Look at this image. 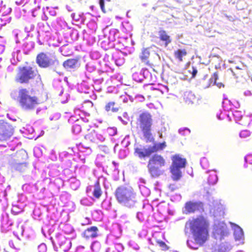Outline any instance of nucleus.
<instances>
[{
	"mask_svg": "<svg viewBox=\"0 0 252 252\" xmlns=\"http://www.w3.org/2000/svg\"><path fill=\"white\" fill-rule=\"evenodd\" d=\"M117 201L123 206L134 209L141 205V200L136 192L130 187L121 186L115 192Z\"/></svg>",
	"mask_w": 252,
	"mask_h": 252,
	"instance_id": "nucleus-1",
	"label": "nucleus"
},
{
	"mask_svg": "<svg viewBox=\"0 0 252 252\" xmlns=\"http://www.w3.org/2000/svg\"><path fill=\"white\" fill-rule=\"evenodd\" d=\"M209 222L208 220L203 216L192 218L188 220L185 226V232H190L193 237L201 240H207L208 236Z\"/></svg>",
	"mask_w": 252,
	"mask_h": 252,
	"instance_id": "nucleus-2",
	"label": "nucleus"
},
{
	"mask_svg": "<svg viewBox=\"0 0 252 252\" xmlns=\"http://www.w3.org/2000/svg\"><path fill=\"white\" fill-rule=\"evenodd\" d=\"M10 96L19 102L22 110L26 111L33 110L40 103L39 99L34 95H31L26 89L13 90L10 93Z\"/></svg>",
	"mask_w": 252,
	"mask_h": 252,
	"instance_id": "nucleus-3",
	"label": "nucleus"
},
{
	"mask_svg": "<svg viewBox=\"0 0 252 252\" xmlns=\"http://www.w3.org/2000/svg\"><path fill=\"white\" fill-rule=\"evenodd\" d=\"M153 120L151 115L148 112L141 113L137 119V126L141 130L143 136L146 142L154 140L151 132Z\"/></svg>",
	"mask_w": 252,
	"mask_h": 252,
	"instance_id": "nucleus-4",
	"label": "nucleus"
},
{
	"mask_svg": "<svg viewBox=\"0 0 252 252\" xmlns=\"http://www.w3.org/2000/svg\"><path fill=\"white\" fill-rule=\"evenodd\" d=\"M36 62L41 68H49L58 73L60 63L56 56L40 53L36 57Z\"/></svg>",
	"mask_w": 252,
	"mask_h": 252,
	"instance_id": "nucleus-5",
	"label": "nucleus"
},
{
	"mask_svg": "<svg viewBox=\"0 0 252 252\" xmlns=\"http://www.w3.org/2000/svg\"><path fill=\"white\" fill-rule=\"evenodd\" d=\"M165 160L160 155L155 154L149 160L147 165L148 171L153 178H157L163 174L161 168L165 166Z\"/></svg>",
	"mask_w": 252,
	"mask_h": 252,
	"instance_id": "nucleus-6",
	"label": "nucleus"
},
{
	"mask_svg": "<svg viewBox=\"0 0 252 252\" xmlns=\"http://www.w3.org/2000/svg\"><path fill=\"white\" fill-rule=\"evenodd\" d=\"M166 147L165 142L155 143L152 146H139L134 148V154L140 158L150 157L152 154L162 150Z\"/></svg>",
	"mask_w": 252,
	"mask_h": 252,
	"instance_id": "nucleus-7",
	"label": "nucleus"
},
{
	"mask_svg": "<svg viewBox=\"0 0 252 252\" xmlns=\"http://www.w3.org/2000/svg\"><path fill=\"white\" fill-rule=\"evenodd\" d=\"M37 73L36 69L31 66L20 67L15 77V81L21 84L28 83L35 77Z\"/></svg>",
	"mask_w": 252,
	"mask_h": 252,
	"instance_id": "nucleus-8",
	"label": "nucleus"
},
{
	"mask_svg": "<svg viewBox=\"0 0 252 252\" xmlns=\"http://www.w3.org/2000/svg\"><path fill=\"white\" fill-rule=\"evenodd\" d=\"M172 163L170 167L171 177L174 181H178L182 177L181 169L185 167L186 160L179 155H175L172 158Z\"/></svg>",
	"mask_w": 252,
	"mask_h": 252,
	"instance_id": "nucleus-9",
	"label": "nucleus"
},
{
	"mask_svg": "<svg viewBox=\"0 0 252 252\" xmlns=\"http://www.w3.org/2000/svg\"><path fill=\"white\" fill-rule=\"evenodd\" d=\"M55 251H62L64 252H69L70 250L72 243L69 238H66L64 235L60 234L56 237V242H53Z\"/></svg>",
	"mask_w": 252,
	"mask_h": 252,
	"instance_id": "nucleus-10",
	"label": "nucleus"
},
{
	"mask_svg": "<svg viewBox=\"0 0 252 252\" xmlns=\"http://www.w3.org/2000/svg\"><path fill=\"white\" fill-rule=\"evenodd\" d=\"M227 233L228 230L225 223L216 220L213 228V235L215 239L221 240Z\"/></svg>",
	"mask_w": 252,
	"mask_h": 252,
	"instance_id": "nucleus-11",
	"label": "nucleus"
},
{
	"mask_svg": "<svg viewBox=\"0 0 252 252\" xmlns=\"http://www.w3.org/2000/svg\"><path fill=\"white\" fill-rule=\"evenodd\" d=\"M14 128L9 124L0 121V140H6L13 134Z\"/></svg>",
	"mask_w": 252,
	"mask_h": 252,
	"instance_id": "nucleus-12",
	"label": "nucleus"
},
{
	"mask_svg": "<svg viewBox=\"0 0 252 252\" xmlns=\"http://www.w3.org/2000/svg\"><path fill=\"white\" fill-rule=\"evenodd\" d=\"M202 208L203 204L201 202L189 201L185 204L183 212L184 214H189L200 211Z\"/></svg>",
	"mask_w": 252,
	"mask_h": 252,
	"instance_id": "nucleus-13",
	"label": "nucleus"
},
{
	"mask_svg": "<svg viewBox=\"0 0 252 252\" xmlns=\"http://www.w3.org/2000/svg\"><path fill=\"white\" fill-rule=\"evenodd\" d=\"M86 140L94 143L103 142L105 141V137L101 134L97 133L94 130H91L85 137Z\"/></svg>",
	"mask_w": 252,
	"mask_h": 252,
	"instance_id": "nucleus-14",
	"label": "nucleus"
},
{
	"mask_svg": "<svg viewBox=\"0 0 252 252\" xmlns=\"http://www.w3.org/2000/svg\"><path fill=\"white\" fill-rule=\"evenodd\" d=\"M158 50V48L156 46H152L148 48H143L140 55L141 60L143 63L148 64L149 63L148 59L151 53L154 52L159 57L158 55L156 53Z\"/></svg>",
	"mask_w": 252,
	"mask_h": 252,
	"instance_id": "nucleus-15",
	"label": "nucleus"
},
{
	"mask_svg": "<svg viewBox=\"0 0 252 252\" xmlns=\"http://www.w3.org/2000/svg\"><path fill=\"white\" fill-rule=\"evenodd\" d=\"M151 76V73L146 68H142L139 73H134L132 75L133 79L138 82H142L144 79H148Z\"/></svg>",
	"mask_w": 252,
	"mask_h": 252,
	"instance_id": "nucleus-16",
	"label": "nucleus"
},
{
	"mask_svg": "<svg viewBox=\"0 0 252 252\" xmlns=\"http://www.w3.org/2000/svg\"><path fill=\"white\" fill-rule=\"evenodd\" d=\"M194 240H188L187 242V246L192 250H197L198 248L203 245L207 240L201 239L199 240L196 239V237H193Z\"/></svg>",
	"mask_w": 252,
	"mask_h": 252,
	"instance_id": "nucleus-17",
	"label": "nucleus"
},
{
	"mask_svg": "<svg viewBox=\"0 0 252 252\" xmlns=\"http://www.w3.org/2000/svg\"><path fill=\"white\" fill-rule=\"evenodd\" d=\"M218 79V74L217 72H215L212 75V77L206 83V85H202V87L203 89L208 88L211 84L216 85L217 87L220 88L221 87H224L223 84L221 83H217V80Z\"/></svg>",
	"mask_w": 252,
	"mask_h": 252,
	"instance_id": "nucleus-18",
	"label": "nucleus"
},
{
	"mask_svg": "<svg viewBox=\"0 0 252 252\" xmlns=\"http://www.w3.org/2000/svg\"><path fill=\"white\" fill-rule=\"evenodd\" d=\"M98 229L95 226H91L87 228L84 232L86 238H95L97 236Z\"/></svg>",
	"mask_w": 252,
	"mask_h": 252,
	"instance_id": "nucleus-19",
	"label": "nucleus"
},
{
	"mask_svg": "<svg viewBox=\"0 0 252 252\" xmlns=\"http://www.w3.org/2000/svg\"><path fill=\"white\" fill-rule=\"evenodd\" d=\"M234 236L236 241L244 240V232L242 229L238 225H235L234 228Z\"/></svg>",
	"mask_w": 252,
	"mask_h": 252,
	"instance_id": "nucleus-20",
	"label": "nucleus"
},
{
	"mask_svg": "<svg viewBox=\"0 0 252 252\" xmlns=\"http://www.w3.org/2000/svg\"><path fill=\"white\" fill-rule=\"evenodd\" d=\"M78 65V60L75 59H68L63 63V66L67 69H73Z\"/></svg>",
	"mask_w": 252,
	"mask_h": 252,
	"instance_id": "nucleus-21",
	"label": "nucleus"
},
{
	"mask_svg": "<svg viewBox=\"0 0 252 252\" xmlns=\"http://www.w3.org/2000/svg\"><path fill=\"white\" fill-rule=\"evenodd\" d=\"M216 172V170H208L206 171L207 173H209V176L208 179V183L209 185H214L217 183L218 177Z\"/></svg>",
	"mask_w": 252,
	"mask_h": 252,
	"instance_id": "nucleus-22",
	"label": "nucleus"
},
{
	"mask_svg": "<svg viewBox=\"0 0 252 252\" xmlns=\"http://www.w3.org/2000/svg\"><path fill=\"white\" fill-rule=\"evenodd\" d=\"M21 51L19 49H15L12 53L11 62L13 64H16L21 59L20 55Z\"/></svg>",
	"mask_w": 252,
	"mask_h": 252,
	"instance_id": "nucleus-23",
	"label": "nucleus"
},
{
	"mask_svg": "<svg viewBox=\"0 0 252 252\" xmlns=\"http://www.w3.org/2000/svg\"><path fill=\"white\" fill-rule=\"evenodd\" d=\"M117 33V32L115 30H111L109 32V36L108 37V40L109 41L108 44V48H115L116 43H113L116 42L115 38V35Z\"/></svg>",
	"mask_w": 252,
	"mask_h": 252,
	"instance_id": "nucleus-24",
	"label": "nucleus"
},
{
	"mask_svg": "<svg viewBox=\"0 0 252 252\" xmlns=\"http://www.w3.org/2000/svg\"><path fill=\"white\" fill-rule=\"evenodd\" d=\"M159 35L160 39L165 41V46L166 47L171 42V40L170 36L167 35L165 31H161L159 32Z\"/></svg>",
	"mask_w": 252,
	"mask_h": 252,
	"instance_id": "nucleus-25",
	"label": "nucleus"
},
{
	"mask_svg": "<svg viewBox=\"0 0 252 252\" xmlns=\"http://www.w3.org/2000/svg\"><path fill=\"white\" fill-rule=\"evenodd\" d=\"M93 194L96 198H99L102 194V191L98 182H96L94 187Z\"/></svg>",
	"mask_w": 252,
	"mask_h": 252,
	"instance_id": "nucleus-26",
	"label": "nucleus"
},
{
	"mask_svg": "<svg viewBox=\"0 0 252 252\" xmlns=\"http://www.w3.org/2000/svg\"><path fill=\"white\" fill-rule=\"evenodd\" d=\"M105 109L107 112L111 111L112 112H117L119 108L115 106V103L114 102H110L108 103L105 106Z\"/></svg>",
	"mask_w": 252,
	"mask_h": 252,
	"instance_id": "nucleus-27",
	"label": "nucleus"
},
{
	"mask_svg": "<svg viewBox=\"0 0 252 252\" xmlns=\"http://www.w3.org/2000/svg\"><path fill=\"white\" fill-rule=\"evenodd\" d=\"M184 99L187 103H193L195 99V96L191 92H186L184 94Z\"/></svg>",
	"mask_w": 252,
	"mask_h": 252,
	"instance_id": "nucleus-28",
	"label": "nucleus"
},
{
	"mask_svg": "<svg viewBox=\"0 0 252 252\" xmlns=\"http://www.w3.org/2000/svg\"><path fill=\"white\" fill-rule=\"evenodd\" d=\"M186 55L187 52L185 49H178L174 52L175 58L178 59L180 62L183 61L182 58Z\"/></svg>",
	"mask_w": 252,
	"mask_h": 252,
	"instance_id": "nucleus-29",
	"label": "nucleus"
},
{
	"mask_svg": "<svg viewBox=\"0 0 252 252\" xmlns=\"http://www.w3.org/2000/svg\"><path fill=\"white\" fill-rule=\"evenodd\" d=\"M139 188L143 196L147 197L150 194V190L144 185H139Z\"/></svg>",
	"mask_w": 252,
	"mask_h": 252,
	"instance_id": "nucleus-30",
	"label": "nucleus"
},
{
	"mask_svg": "<svg viewBox=\"0 0 252 252\" xmlns=\"http://www.w3.org/2000/svg\"><path fill=\"white\" fill-rule=\"evenodd\" d=\"M12 9L11 8H8V11L7 12L5 15L3 16V17L1 18V20L2 22H4L3 25H6V23H9L11 20V17L8 16H7L6 14L10 13L11 12Z\"/></svg>",
	"mask_w": 252,
	"mask_h": 252,
	"instance_id": "nucleus-31",
	"label": "nucleus"
},
{
	"mask_svg": "<svg viewBox=\"0 0 252 252\" xmlns=\"http://www.w3.org/2000/svg\"><path fill=\"white\" fill-rule=\"evenodd\" d=\"M27 168V165L25 162L17 163L15 165V168L20 172L24 171Z\"/></svg>",
	"mask_w": 252,
	"mask_h": 252,
	"instance_id": "nucleus-32",
	"label": "nucleus"
},
{
	"mask_svg": "<svg viewBox=\"0 0 252 252\" xmlns=\"http://www.w3.org/2000/svg\"><path fill=\"white\" fill-rule=\"evenodd\" d=\"M222 107L225 111L231 109V102L227 99H225L222 102Z\"/></svg>",
	"mask_w": 252,
	"mask_h": 252,
	"instance_id": "nucleus-33",
	"label": "nucleus"
},
{
	"mask_svg": "<svg viewBox=\"0 0 252 252\" xmlns=\"http://www.w3.org/2000/svg\"><path fill=\"white\" fill-rule=\"evenodd\" d=\"M118 118L125 125H127L128 122L129 121V118L126 112H124L123 113V118L121 116H119Z\"/></svg>",
	"mask_w": 252,
	"mask_h": 252,
	"instance_id": "nucleus-34",
	"label": "nucleus"
},
{
	"mask_svg": "<svg viewBox=\"0 0 252 252\" xmlns=\"http://www.w3.org/2000/svg\"><path fill=\"white\" fill-rule=\"evenodd\" d=\"M101 247V245L99 242L97 241H94L92 243L91 248L92 250L94 252H98L99 251Z\"/></svg>",
	"mask_w": 252,
	"mask_h": 252,
	"instance_id": "nucleus-35",
	"label": "nucleus"
},
{
	"mask_svg": "<svg viewBox=\"0 0 252 252\" xmlns=\"http://www.w3.org/2000/svg\"><path fill=\"white\" fill-rule=\"evenodd\" d=\"M86 70L90 73H92L95 71L96 68L95 65L93 63H88L86 64Z\"/></svg>",
	"mask_w": 252,
	"mask_h": 252,
	"instance_id": "nucleus-36",
	"label": "nucleus"
},
{
	"mask_svg": "<svg viewBox=\"0 0 252 252\" xmlns=\"http://www.w3.org/2000/svg\"><path fill=\"white\" fill-rule=\"evenodd\" d=\"M81 131V127L79 125L74 124L73 125L72 127V132L75 134H77L80 132Z\"/></svg>",
	"mask_w": 252,
	"mask_h": 252,
	"instance_id": "nucleus-37",
	"label": "nucleus"
},
{
	"mask_svg": "<svg viewBox=\"0 0 252 252\" xmlns=\"http://www.w3.org/2000/svg\"><path fill=\"white\" fill-rule=\"evenodd\" d=\"M178 132L181 135L184 136L189 134L190 132V130L187 127H184L180 128L178 130Z\"/></svg>",
	"mask_w": 252,
	"mask_h": 252,
	"instance_id": "nucleus-38",
	"label": "nucleus"
},
{
	"mask_svg": "<svg viewBox=\"0 0 252 252\" xmlns=\"http://www.w3.org/2000/svg\"><path fill=\"white\" fill-rule=\"evenodd\" d=\"M34 29V24L31 23H28L26 24L25 28V31L27 32H29L32 31Z\"/></svg>",
	"mask_w": 252,
	"mask_h": 252,
	"instance_id": "nucleus-39",
	"label": "nucleus"
},
{
	"mask_svg": "<svg viewBox=\"0 0 252 252\" xmlns=\"http://www.w3.org/2000/svg\"><path fill=\"white\" fill-rule=\"evenodd\" d=\"M231 246L229 244H222L221 245L220 250L222 252H226L227 251H230L231 250Z\"/></svg>",
	"mask_w": 252,
	"mask_h": 252,
	"instance_id": "nucleus-40",
	"label": "nucleus"
},
{
	"mask_svg": "<svg viewBox=\"0 0 252 252\" xmlns=\"http://www.w3.org/2000/svg\"><path fill=\"white\" fill-rule=\"evenodd\" d=\"M200 164L203 169H206L208 166V160L205 158H203L200 160Z\"/></svg>",
	"mask_w": 252,
	"mask_h": 252,
	"instance_id": "nucleus-41",
	"label": "nucleus"
},
{
	"mask_svg": "<svg viewBox=\"0 0 252 252\" xmlns=\"http://www.w3.org/2000/svg\"><path fill=\"white\" fill-rule=\"evenodd\" d=\"M113 59L116 64L118 66L122 65L125 62V60L123 58H114L113 57Z\"/></svg>",
	"mask_w": 252,
	"mask_h": 252,
	"instance_id": "nucleus-42",
	"label": "nucleus"
},
{
	"mask_svg": "<svg viewBox=\"0 0 252 252\" xmlns=\"http://www.w3.org/2000/svg\"><path fill=\"white\" fill-rule=\"evenodd\" d=\"M218 209H220V211H219V213H218L217 212L214 211V216H215V217H216L217 216H223L224 215V212L222 210V206L220 204V205H218Z\"/></svg>",
	"mask_w": 252,
	"mask_h": 252,
	"instance_id": "nucleus-43",
	"label": "nucleus"
},
{
	"mask_svg": "<svg viewBox=\"0 0 252 252\" xmlns=\"http://www.w3.org/2000/svg\"><path fill=\"white\" fill-rule=\"evenodd\" d=\"M37 250L38 252H46L47 246L45 244L41 243L38 246Z\"/></svg>",
	"mask_w": 252,
	"mask_h": 252,
	"instance_id": "nucleus-44",
	"label": "nucleus"
},
{
	"mask_svg": "<svg viewBox=\"0 0 252 252\" xmlns=\"http://www.w3.org/2000/svg\"><path fill=\"white\" fill-rule=\"evenodd\" d=\"M120 221L121 222L128 223L129 221L128 220V215L126 214L122 215L120 217Z\"/></svg>",
	"mask_w": 252,
	"mask_h": 252,
	"instance_id": "nucleus-45",
	"label": "nucleus"
},
{
	"mask_svg": "<svg viewBox=\"0 0 252 252\" xmlns=\"http://www.w3.org/2000/svg\"><path fill=\"white\" fill-rule=\"evenodd\" d=\"M233 116L237 123H238V122L240 121L242 118V116L241 113L239 111H235L233 114Z\"/></svg>",
	"mask_w": 252,
	"mask_h": 252,
	"instance_id": "nucleus-46",
	"label": "nucleus"
},
{
	"mask_svg": "<svg viewBox=\"0 0 252 252\" xmlns=\"http://www.w3.org/2000/svg\"><path fill=\"white\" fill-rule=\"evenodd\" d=\"M117 128L116 127H109L107 129L108 134L111 136H114L117 133Z\"/></svg>",
	"mask_w": 252,
	"mask_h": 252,
	"instance_id": "nucleus-47",
	"label": "nucleus"
},
{
	"mask_svg": "<svg viewBox=\"0 0 252 252\" xmlns=\"http://www.w3.org/2000/svg\"><path fill=\"white\" fill-rule=\"evenodd\" d=\"M128 139V136H126L122 142V144L126 147H127L130 144V142Z\"/></svg>",
	"mask_w": 252,
	"mask_h": 252,
	"instance_id": "nucleus-48",
	"label": "nucleus"
},
{
	"mask_svg": "<svg viewBox=\"0 0 252 252\" xmlns=\"http://www.w3.org/2000/svg\"><path fill=\"white\" fill-rule=\"evenodd\" d=\"M81 16H82V15H81V14L76 15L75 14V13H73L71 14V17L72 19L76 22L79 21V20L81 17Z\"/></svg>",
	"mask_w": 252,
	"mask_h": 252,
	"instance_id": "nucleus-49",
	"label": "nucleus"
},
{
	"mask_svg": "<svg viewBox=\"0 0 252 252\" xmlns=\"http://www.w3.org/2000/svg\"><path fill=\"white\" fill-rule=\"evenodd\" d=\"M136 218L140 222H142L144 220L143 213L140 212L137 213Z\"/></svg>",
	"mask_w": 252,
	"mask_h": 252,
	"instance_id": "nucleus-50",
	"label": "nucleus"
},
{
	"mask_svg": "<svg viewBox=\"0 0 252 252\" xmlns=\"http://www.w3.org/2000/svg\"><path fill=\"white\" fill-rule=\"evenodd\" d=\"M250 132L247 130H243L240 132L239 135L242 138H246L249 136Z\"/></svg>",
	"mask_w": 252,
	"mask_h": 252,
	"instance_id": "nucleus-51",
	"label": "nucleus"
},
{
	"mask_svg": "<svg viewBox=\"0 0 252 252\" xmlns=\"http://www.w3.org/2000/svg\"><path fill=\"white\" fill-rule=\"evenodd\" d=\"M114 248H115V250L118 251H119L121 252L123 250V249H124L123 245L120 243H118V244H115Z\"/></svg>",
	"mask_w": 252,
	"mask_h": 252,
	"instance_id": "nucleus-52",
	"label": "nucleus"
},
{
	"mask_svg": "<svg viewBox=\"0 0 252 252\" xmlns=\"http://www.w3.org/2000/svg\"><path fill=\"white\" fill-rule=\"evenodd\" d=\"M245 160L247 163L252 164V154L246 156L245 157Z\"/></svg>",
	"mask_w": 252,
	"mask_h": 252,
	"instance_id": "nucleus-53",
	"label": "nucleus"
},
{
	"mask_svg": "<svg viewBox=\"0 0 252 252\" xmlns=\"http://www.w3.org/2000/svg\"><path fill=\"white\" fill-rule=\"evenodd\" d=\"M127 152L125 150H121L119 152V157L121 158H125L126 156Z\"/></svg>",
	"mask_w": 252,
	"mask_h": 252,
	"instance_id": "nucleus-54",
	"label": "nucleus"
},
{
	"mask_svg": "<svg viewBox=\"0 0 252 252\" xmlns=\"http://www.w3.org/2000/svg\"><path fill=\"white\" fill-rule=\"evenodd\" d=\"M99 148L100 150L103 151L105 153H107L109 152V150L107 146L104 145H100L99 146Z\"/></svg>",
	"mask_w": 252,
	"mask_h": 252,
	"instance_id": "nucleus-55",
	"label": "nucleus"
},
{
	"mask_svg": "<svg viewBox=\"0 0 252 252\" xmlns=\"http://www.w3.org/2000/svg\"><path fill=\"white\" fill-rule=\"evenodd\" d=\"M135 99L140 102H142L145 100L144 97L141 94L136 95Z\"/></svg>",
	"mask_w": 252,
	"mask_h": 252,
	"instance_id": "nucleus-56",
	"label": "nucleus"
},
{
	"mask_svg": "<svg viewBox=\"0 0 252 252\" xmlns=\"http://www.w3.org/2000/svg\"><path fill=\"white\" fill-rule=\"evenodd\" d=\"M197 73V70L196 68H195L194 67H192V71H191L192 76L193 77H194L196 76Z\"/></svg>",
	"mask_w": 252,
	"mask_h": 252,
	"instance_id": "nucleus-57",
	"label": "nucleus"
},
{
	"mask_svg": "<svg viewBox=\"0 0 252 252\" xmlns=\"http://www.w3.org/2000/svg\"><path fill=\"white\" fill-rule=\"evenodd\" d=\"M27 2V1H25V0H15V3L17 5H20L23 3H26Z\"/></svg>",
	"mask_w": 252,
	"mask_h": 252,
	"instance_id": "nucleus-58",
	"label": "nucleus"
},
{
	"mask_svg": "<svg viewBox=\"0 0 252 252\" xmlns=\"http://www.w3.org/2000/svg\"><path fill=\"white\" fill-rule=\"evenodd\" d=\"M49 14L50 15L53 16H55L57 14L56 11L54 9H51L49 11Z\"/></svg>",
	"mask_w": 252,
	"mask_h": 252,
	"instance_id": "nucleus-59",
	"label": "nucleus"
},
{
	"mask_svg": "<svg viewBox=\"0 0 252 252\" xmlns=\"http://www.w3.org/2000/svg\"><path fill=\"white\" fill-rule=\"evenodd\" d=\"M5 47L4 45L0 44V54H2L4 51Z\"/></svg>",
	"mask_w": 252,
	"mask_h": 252,
	"instance_id": "nucleus-60",
	"label": "nucleus"
},
{
	"mask_svg": "<svg viewBox=\"0 0 252 252\" xmlns=\"http://www.w3.org/2000/svg\"><path fill=\"white\" fill-rule=\"evenodd\" d=\"M244 95L246 96H251L252 93L250 91H246L244 92Z\"/></svg>",
	"mask_w": 252,
	"mask_h": 252,
	"instance_id": "nucleus-61",
	"label": "nucleus"
},
{
	"mask_svg": "<svg viewBox=\"0 0 252 252\" xmlns=\"http://www.w3.org/2000/svg\"><path fill=\"white\" fill-rule=\"evenodd\" d=\"M41 19L43 21H47V19H48V17L47 16V15H46L45 14V13H44L43 15L41 17Z\"/></svg>",
	"mask_w": 252,
	"mask_h": 252,
	"instance_id": "nucleus-62",
	"label": "nucleus"
},
{
	"mask_svg": "<svg viewBox=\"0 0 252 252\" xmlns=\"http://www.w3.org/2000/svg\"><path fill=\"white\" fill-rule=\"evenodd\" d=\"M114 174H118L119 173V170H118V167H116V168L114 167Z\"/></svg>",
	"mask_w": 252,
	"mask_h": 252,
	"instance_id": "nucleus-63",
	"label": "nucleus"
},
{
	"mask_svg": "<svg viewBox=\"0 0 252 252\" xmlns=\"http://www.w3.org/2000/svg\"><path fill=\"white\" fill-rule=\"evenodd\" d=\"M166 130V129L165 127H162L158 131L161 132L162 133L165 132Z\"/></svg>",
	"mask_w": 252,
	"mask_h": 252,
	"instance_id": "nucleus-64",
	"label": "nucleus"
}]
</instances>
